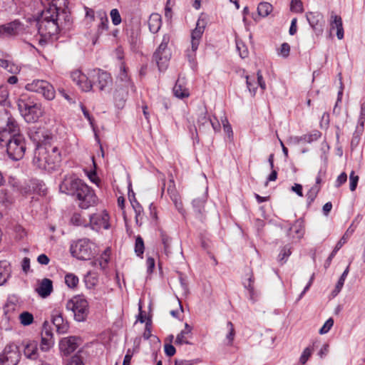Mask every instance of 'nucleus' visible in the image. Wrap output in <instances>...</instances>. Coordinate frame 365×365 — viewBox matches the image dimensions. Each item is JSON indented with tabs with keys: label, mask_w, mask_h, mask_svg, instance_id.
<instances>
[{
	"label": "nucleus",
	"mask_w": 365,
	"mask_h": 365,
	"mask_svg": "<svg viewBox=\"0 0 365 365\" xmlns=\"http://www.w3.org/2000/svg\"><path fill=\"white\" fill-rule=\"evenodd\" d=\"M159 232L161 242L163 245L164 253L168 256L171 253L172 238L166 233V232L161 229L159 230Z\"/></svg>",
	"instance_id": "26"
},
{
	"label": "nucleus",
	"mask_w": 365,
	"mask_h": 365,
	"mask_svg": "<svg viewBox=\"0 0 365 365\" xmlns=\"http://www.w3.org/2000/svg\"><path fill=\"white\" fill-rule=\"evenodd\" d=\"M19 23L13 21L4 25L0 26V37L13 36L17 34Z\"/></svg>",
	"instance_id": "23"
},
{
	"label": "nucleus",
	"mask_w": 365,
	"mask_h": 365,
	"mask_svg": "<svg viewBox=\"0 0 365 365\" xmlns=\"http://www.w3.org/2000/svg\"><path fill=\"white\" fill-rule=\"evenodd\" d=\"M60 9L57 7L56 0L43 10L37 20L38 33L41 36L39 43L46 42L59 31Z\"/></svg>",
	"instance_id": "2"
},
{
	"label": "nucleus",
	"mask_w": 365,
	"mask_h": 365,
	"mask_svg": "<svg viewBox=\"0 0 365 365\" xmlns=\"http://www.w3.org/2000/svg\"><path fill=\"white\" fill-rule=\"evenodd\" d=\"M85 185V182L74 175H64L59 185V190L66 195L75 196L78 190Z\"/></svg>",
	"instance_id": "8"
},
{
	"label": "nucleus",
	"mask_w": 365,
	"mask_h": 365,
	"mask_svg": "<svg viewBox=\"0 0 365 365\" xmlns=\"http://www.w3.org/2000/svg\"><path fill=\"white\" fill-rule=\"evenodd\" d=\"M145 250L144 242L140 236H138L135 239V252L137 256L140 257L143 255Z\"/></svg>",
	"instance_id": "43"
},
{
	"label": "nucleus",
	"mask_w": 365,
	"mask_h": 365,
	"mask_svg": "<svg viewBox=\"0 0 365 365\" xmlns=\"http://www.w3.org/2000/svg\"><path fill=\"white\" fill-rule=\"evenodd\" d=\"M349 266H348L345 270L344 271V272L342 273V274L341 275L340 278L339 279L336 284V287L334 288V289L333 290L332 292V294H333V296L335 297L336 296L339 292L341 290L343 286H344V282H345V279L349 274Z\"/></svg>",
	"instance_id": "33"
},
{
	"label": "nucleus",
	"mask_w": 365,
	"mask_h": 365,
	"mask_svg": "<svg viewBox=\"0 0 365 365\" xmlns=\"http://www.w3.org/2000/svg\"><path fill=\"white\" fill-rule=\"evenodd\" d=\"M78 277L72 273L66 274L65 276V283L70 288H75L78 284Z\"/></svg>",
	"instance_id": "40"
},
{
	"label": "nucleus",
	"mask_w": 365,
	"mask_h": 365,
	"mask_svg": "<svg viewBox=\"0 0 365 365\" xmlns=\"http://www.w3.org/2000/svg\"><path fill=\"white\" fill-rule=\"evenodd\" d=\"M47 163L46 148L45 146L38 147L33 159L34 165L40 169L47 170Z\"/></svg>",
	"instance_id": "19"
},
{
	"label": "nucleus",
	"mask_w": 365,
	"mask_h": 365,
	"mask_svg": "<svg viewBox=\"0 0 365 365\" xmlns=\"http://www.w3.org/2000/svg\"><path fill=\"white\" fill-rule=\"evenodd\" d=\"M206 202V196L202 195L200 197H197L192 201V206L195 209V212L201 216L205 211V204Z\"/></svg>",
	"instance_id": "29"
},
{
	"label": "nucleus",
	"mask_w": 365,
	"mask_h": 365,
	"mask_svg": "<svg viewBox=\"0 0 365 365\" xmlns=\"http://www.w3.org/2000/svg\"><path fill=\"white\" fill-rule=\"evenodd\" d=\"M291 11L296 13H302L304 11L302 1L300 0H292L290 3Z\"/></svg>",
	"instance_id": "47"
},
{
	"label": "nucleus",
	"mask_w": 365,
	"mask_h": 365,
	"mask_svg": "<svg viewBox=\"0 0 365 365\" xmlns=\"http://www.w3.org/2000/svg\"><path fill=\"white\" fill-rule=\"evenodd\" d=\"M162 25L161 16L157 13L152 14L148 19V27L153 34H156Z\"/></svg>",
	"instance_id": "25"
},
{
	"label": "nucleus",
	"mask_w": 365,
	"mask_h": 365,
	"mask_svg": "<svg viewBox=\"0 0 365 365\" xmlns=\"http://www.w3.org/2000/svg\"><path fill=\"white\" fill-rule=\"evenodd\" d=\"M97 17L100 20L98 29V31L100 33L108 29V19L106 13L104 11H98Z\"/></svg>",
	"instance_id": "36"
},
{
	"label": "nucleus",
	"mask_w": 365,
	"mask_h": 365,
	"mask_svg": "<svg viewBox=\"0 0 365 365\" xmlns=\"http://www.w3.org/2000/svg\"><path fill=\"white\" fill-rule=\"evenodd\" d=\"M236 46L241 58H245L247 57L248 50L242 41L237 40Z\"/></svg>",
	"instance_id": "46"
},
{
	"label": "nucleus",
	"mask_w": 365,
	"mask_h": 365,
	"mask_svg": "<svg viewBox=\"0 0 365 365\" xmlns=\"http://www.w3.org/2000/svg\"><path fill=\"white\" fill-rule=\"evenodd\" d=\"M247 87L252 96L255 95L257 83L255 76H246Z\"/></svg>",
	"instance_id": "41"
},
{
	"label": "nucleus",
	"mask_w": 365,
	"mask_h": 365,
	"mask_svg": "<svg viewBox=\"0 0 365 365\" xmlns=\"http://www.w3.org/2000/svg\"><path fill=\"white\" fill-rule=\"evenodd\" d=\"M53 339L41 337L40 349L42 351H48L53 346Z\"/></svg>",
	"instance_id": "44"
},
{
	"label": "nucleus",
	"mask_w": 365,
	"mask_h": 365,
	"mask_svg": "<svg viewBox=\"0 0 365 365\" xmlns=\"http://www.w3.org/2000/svg\"><path fill=\"white\" fill-rule=\"evenodd\" d=\"M348 237L349 235L347 232H346L336 243L334 249V254H336L340 250V248L347 242Z\"/></svg>",
	"instance_id": "57"
},
{
	"label": "nucleus",
	"mask_w": 365,
	"mask_h": 365,
	"mask_svg": "<svg viewBox=\"0 0 365 365\" xmlns=\"http://www.w3.org/2000/svg\"><path fill=\"white\" fill-rule=\"evenodd\" d=\"M52 322L58 333H65L68 329V324L64 322L61 313L54 311L52 314Z\"/></svg>",
	"instance_id": "21"
},
{
	"label": "nucleus",
	"mask_w": 365,
	"mask_h": 365,
	"mask_svg": "<svg viewBox=\"0 0 365 365\" xmlns=\"http://www.w3.org/2000/svg\"><path fill=\"white\" fill-rule=\"evenodd\" d=\"M0 145L6 147L7 154L13 160H19L24 155L25 139L19 133V125L12 118H9L6 127L0 130Z\"/></svg>",
	"instance_id": "1"
},
{
	"label": "nucleus",
	"mask_w": 365,
	"mask_h": 365,
	"mask_svg": "<svg viewBox=\"0 0 365 365\" xmlns=\"http://www.w3.org/2000/svg\"><path fill=\"white\" fill-rule=\"evenodd\" d=\"M304 234V225L302 220H297L289 228L287 235L293 238L301 239Z\"/></svg>",
	"instance_id": "20"
},
{
	"label": "nucleus",
	"mask_w": 365,
	"mask_h": 365,
	"mask_svg": "<svg viewBox=\"0 0 365 365\" xmlns=\"http://www.w3.org/2000/svg\"><path fill=\"white\" fill-rule=\"evenodd\" d=\"M20 323L24 326H29L34 322V316L29 312H23L19 314Z\"/></svg>",
	"instance_id": "38"
},
{
	"label": "nucleus",
	"mask_w": 365,
	"mask_h": 365,
	"mask_svg": "<svg viewBox=\"0 0 365 365\" xmlns=\"http://www.w3.org/2000/svg\"><path fill=\"white\" fill-rule=\"evenodd\" d=\"M109 252L110 250L108 249L105 250L101 259H95L91 262V265L93 267H99L101 269H105L108 262Z\"/></svg>",
	"instance_id": "31"
},
{
	"label": "nucleus",
	"mask_w": 365,
	"mask_h": 365,
	"mask_svg": "<svg viewBox=\"0 0 365 365\" xmlns=\"http://www.w3.org/2000/svg\"><path fill=\"white\" fill-rule=\"evenodd\" d=\"M16 305L12 302H7L4 308V314L7 316L8 319H10L11 316L9 312L15 311Z\"/></svg>",
	"instance_id": "58"
},
{
	"label": "nucleus",
	"mask_w": 365,
	"mask_h": 365,
	"mask_svg": "<svg viewBox=\"0 0 365 365\" xmlns=\"http://www.w3.org/2000/svg\"><path fill=\"white\" fill-rule=\"evenodd\" d=\"M21 359L19 347L14 343L7 344L0 354V365H17Z\"/></svg>",
	"instance_id": "10"
},
{
	"label": "nucleus",
	"mask_w": 365,
	"mask_h": 365,
	"mask_svg": "<svg viewBox=\"0 0 365 365\" xmlns=\"http://www.w3.org/2000/svg\"><path fill=\"white\" fill-rule=\"evenodd\" d=\"M92 274L91 272H88L85 277V282L89 287H94L98 282V279L93 277Z\"/></svg>",
	"instance_id": "56"
},
{
	"label": "nucleus",
	"mask_w": 365,
	"mask_h": 365,
	"mask_svg": "<svg viewBox=\"0 0 365 365\" xmlns=\"http://www.w3.org/2000/svg\"><path fill=\"white\" fill-rule=\"evenodd\" d=\"M205 23L202 19H198L195 29L192 31L191 38L200 40L204 32Z\"/></svg>",
	"instance_id": "30"
},
{
	"label": "nucleus",
	"mask_w": 365,
	"mask_h": 365,
	"mask_svg": "<svg viewBox=\"0 0 365 365\" xmlns=\"http://www.w3.org/2000/svg\"><path fill=\"white\" fill-rule=\"evenodd\" d=\"M210 119V118H209L207 115V111L205 110H202L197 118V125L199 129L201 130L205 127H208Z\"/></svg>",
	"instance_id": "37"
},
{
	"label": "nucleus",
	"mask_w": 365,
	"mask_h": 365,
	"mask_svg": "<svg viewBox=\"0 0 365 365\" xmlns=\"http://www.w3.org/2000/svg\"><path fill=\"white\" fill-rule=\"evenodd\" d=\"M130 202L135 212L136 221H138V217L140 216L143 212V208L141 205L135 200L134 201H132L130 200Z\"/></svg>",
	"instance_id": "59"
},
{
	"label": "nucleus",
	"mask_w": 365,
	"mask_h": 365,
	"mask_svg": "<svg viewBox=\"0 0 365 365\" xmlns=\"http://www.w3.org/2000/svg\"><path fill=\"white\" fill-rule=\"evenodd\" d=\"M359 176L355 175L354 171H351L349 175V188L351 191H354L357 187Z\"/></svg>",
	"instance_id": "51"
},
{
	"label": "nucleus",
	"mask_w": 365,
	"mask_h": 365,
	"mask_svg": "<svg viewBox=\"0 0 365 365\" xmlns=\"http://www.w3.org/2000/svg\"><path fill=\"white\" fill-rule=\"evenodd\" d=\"M90 225L93 230H108L110 227L109 216L106 211L94 213L90 216Z\"/></svg>",
	"instance_id": "13"
},
{
	"label": "nucleus",
	"mask_w": 365,
	"mask_h": 365,
	"mask_svg": "<svg viewBox=\"0 0 365 365\" xmlns=\"http://www.w3.org/2000/svg\"><path fill=\"white\" fill-rule=\"evenodd\" d=\"M93 83L100 91H106L112 85V78L110 73L101 69H93L88 73Z\"/></svg>",
	"instance_id": "11"
},
{
	"label": "nucleus",
	"mask_w": 365,
	"mask_h": 365,
	"mask_svg": "<svg viewBox=\"0 0 365 365\" xmlns=\"http://www.w3.org/2000/svg\"><path fill=\"white\" fill-rule=\"evenodd\" d=\"M68 365H84L82 358L78 355L71 357Z\"/></svg>",
	"instance_id": "64"
},
{
	"label": "nucleus",
	"mask_w": 365,
	"mask_h": 365,
	"mask_svg": "<svg viewBox=\"0 0 365 365\" xmlns=\"http://www.w3.org/2000/svg\"><path fill=\"white\" fill-rule=\"evenodd\" d=\"M46 148L47 171L54 170L61 161V153L56 146L45 145Z\"/></svg>",
	"instance_id": "12"
},
{
	"label": "nucleus",
	"mask_w": 365,
	"mask_h": 365,
	"mask_svg": "<svg viewBox=\"0 0 365 365\" xmlns=\"http://www.w3.org/2000/svg\"><path fill=\"white\" fill-rule=\"evenodd\" d=\"M254 279L252 275L248 278V282L245 283V287L249 291L250 299L251 300L255 299V289H254Z\"/></svg>",
	"instance_id": "49"
},
{
	"label": "nucleus",
	"mask_w": 365,
	"mask_h": 365,
	"mask_svg": "<svg viewBox=\"0 0 365 365\" xmlns=\"http://www.w3.org/2000/svg\"><path fill=\"white\" fill-rule=\"evenodd\" d=\"M290 52V46L287 43H283L280 48L279 54L284 58L289 56Z\"/></svg>",
	"instance_id": "60"
},
{
	"label": "nucleus",
	"mask_w": 365,
	"mask_h": 365,
	"mask_svg": "<svg viewBox=\"0 0 365 365\" xmlns=\"http://www.w3.org/2000/svg\"><path fill=\"white\" fill-rule=\"evenodd\" d=\"M291 253L292 252H291V250H290V247H289L288 246H284L281 250L280 253H279V255L278 256L279 261L282 264H284L287 261V258L291 255Z\"/></svg>",
	"instance_id": "45"
},
{
	"label": "nucleus",
	"mask_w": 365,
	"mask_h": 365,
	"mask_svg": "<svg viewBox=\"0 0 365 365\" xmlns=\"http://www.w3.org/2000/svg\"><path fill=\"white\" fill-rule=\"evenodd\" d=\"M71 252L78 259L88 260L96 253V245L88 239H81L71 245Z\"/></svg>",
	"instance_id": "4"
},
{
	"label": "nucleus",
	"mask_w": 365,
	"mask_h": 365,
	"mask_svg": "<svg viewBox=\"0 0 365 365\" xmlns=\"http://www.w3.org/2000/svg\"><path fill=\"white\" fill-rule=\"evenodd\" d=\"M333 325H334V319L332 318H329V319H327L325 322V323L324 324L322 327L319 329V334H327L331 329V328L333 327Z\"/></svg>",
	"instance_id": "53"
},
{
	"label": "nucleus",
	"mask_w": 365,
	"mask_h": 365,
	"mask_svg": "<svg viewBox=\"0 0 365 365\" xmlns=\"http://www.w3.org/2000/svg\"><path fill=\"white\" fill-rule=\"evenodd\" d=\"M71 222L77 226L83 225V220L80 214L78 213H74L71 218Z\"/></svg>",
	"instance_id": "61"
},
{
	"label": "nucleus",
	"mask_w": 365,
	"mask_h": 365,
	"mask_svg": "<svg viewBox=\"0 0 365 365\" xmlns=\"http://www.w3.org/2000/svg\"><path fill=\"white\" fill-rule=\"evenodd\" d=\"M191 331L192 327L188 324L185 323L184 329H182L176 337L175 344L180 345L182 344H190V342L187 341V335L190 334Z\"/></svg>",
	"instance_id": "28"
},
{
	"label": "nucleus",
	"mask_w": 365,
	"mask_h": 365,
	"mask_svg": "<svg viewBox=\"0 0 365 365\" xmlns=\"http://www.w3.org/2000/svg\"><path fill=\"white\" fill-rule=\"evenodd\" d=\"M24 356L29 359L35 360L38 357V342L35 340L24 341L22 342Z\"/></svg>",
	"instance_id": "17"
},
{
	"label": "nucleus",
	"mask_w": 365,
	"mask_h": 365,
	"mask_svg": "<svg viewBox=\"0 0 365 365\" xmlns=\"http://www.w3.org/2000/svg\"><path fill=\"white\" fill-rule=\"evenodd\" d=\"M119 79L124 82V86L130 87L131 88H134L133 83L130 81L126 71V68L124 63H121L120 66V72L119 73Z\"/></svg>",
	"instance_id": "34"
},
{
	"label": "nucleus",
	"mask_w": 365,
	"mask_h": 365,
	"mask_svg": "<svg viewBox=\"0 0 365 365\" xmlns=\"http://www.w3.org/2000/svg\"><path fill=\"white\" fill-rule=\"evenodd\" d=\"M167 192L170 195V197L175 200L176 198V189L175 185V182L173 180V178L171 176V178L169 180L168 187H167Z\"/></svg>",
	"instance_id": "52"
},
{
	"label": "nucleus",
	"mask_w": 365,
	"mask_h": 365,
	"mask_svg": "<svg viewBox=\"0 0 365 365\" xmlns=\"http://www.w3.org/2000/svg\"><path fill=\"white\" fill-rule=\"evenodd\" d=\"M174 95L178 98L188 97L190 93L188 90L184 86L183 82L178 79L173 87Z\"/></svg>",
	"instance_id": "27"
},
{
	"label": "nucleus",
	"mask_w": 365,
	"mask_h": 365,
	"mask_svg": "<svg viewBox=\"0 0 365 365\" xmlns=\"http://www.w3.org/2000/svg\"><path fill=\"white\" fill-rule=\"evenodd\" d=\"M320 190L319 186L317 185H314L310 188V190L307 193V202L309 205L312 204L315 198L317 197L318 192Z\"/></svg>",
	"instance_id": "42"
},
{
	"label": "nucleus",
	"mask_w": 365,
	"mask_h": 365,
	"mask_svg": "<svg viewBox=\"0 0 365 365\" xmlns=\"http://www.w3.org/2000/svg\"><path fill=\"white\" fill-rule=\"evenodd\" d=\"M78 338L75 336H70L63 338L59 343V348L61 351L64 355H68L73 352L78 347Z\"/></svg>",
	"instance_id": "18"
},
{
	"label": "nucleus",
	"mask_w": 365,
	"mask_h": 365,
	"mask_svg": "<svg viewBox=\"0 0 365 365\" xmlns=\"http://www.w3.org/2000/svg\"><path fill=\"white\" fill-rule=\"evenodd\" d=\"M10 269L6 262H0V285L4 284L8 279Z\"/></svg>",
	"instance_id": "32"
},
{
	"label": "nucleus",
	"mask_w": 365,
	"mask_h": 365,
	"mask_svg": "<svg viewBox=\"0 0 365 365\" xmlns=\"http://www.w3.org/2000/svg\"><path fill=\"white\" fill-rule=\"evenodd\" d=\"M306 17L315 34L317 36L322 35L324 30L323 24L322 23L323 19L322 14L319 12H307Z\"/></svg>",
	"instance_id": "16"
},
{
	"label": "nucleus",
	"mask_w": 365,
	"mask_h": 365,
	"mask_svg": "<svg viewBox=\"0 0 365 365\" xmlns=\"http://www.w3.org/2000/svg\"><path fill=\"white\" fill-rule=\"evenodd\" d=\"M75 197L78 207L81 209L86 210L97 205L98 197L94 190L86 183Z\"/></svg>",
	"instance_id": "7"
},
{
	"label": "nucleus",
	"mask_w": 365,
	"mask_h": 365,
	"mask_svg": "<svg viewBox=\"0 0 365 365\" xmlns=\"http://www.w3.org/2000/svg\"><path fill=\"white\" fill-rule=\"evenodd\" d=\"M72 81L85 92L90 91L93 88V83L87 76L79 70H76L71 73Z\"/></svg>",
	"instance_id": "14"
},
{
	"label": "nucleus",
	"mask_w": 365,
	"mask_h": 365,
	"mask_svg": "<svg viewBox=\"0 0 365 365\" xmlns=\"http://www.w3.org/2000/svg\"><path fill=\"white\" fill-rule=\"evenodd\" d=\"M227 327L228 329L229 332L227 334L226 339L228 341V344L231 345L233 342L235 334L233 324L231 322H228L227 323Z\"/></svg>",
	"instance_id": "50"
},
{
	"label": "nucleus",
	"mask_w": 365,
	"mask_h": 365,
	"mask_svg": "<svg viewBox=\"0 0 365 365\" xmlns=\"http://www.w3.org/2000/svg\"><path fill=\"white\" fill-rule=\"evenodd\" d=\"M36 290L41 297H47L53 290L52 281L47 278L43 279Z\"/></svg>",
	"instance_id": "24"
},
{
	"label": "nucleus",
	"mask_w": 365,
	"mask_h": 365,
	"mask_svg": "<svg viewBox=\"0 0 365 365\" xmlns=\"http://www.w3.org/2000/svg\"><path fill=\"white\" fill-rule=\"evenodd\" d=\"M272 11V5L268 2H261L257 6L259 16L262 17L267 16Z\"/></svg>",
	"instance_id": "35"
},
{
	"label": "nucleus",
	"mask_w": 365,
	"mask_h": 365,
	"mask_svg": "<svg viewBox=\"0 0 365 365\" xmlns=\"http://www.w3.org/2000/svg\"><path fill=\"white\" fill-rule=\"evenodd\" d=\"M11 202V201L8 195L7 190L5 189H0V205L6 207Z\"/></svg>",
	"instance_id": "48"
},
{
	"label": "nucleus",
	"mask_w": 365,
	"mask_h": 365,
	"mask_svg": "<svg viewBox=\"0 0 365 365\" xmlns=\"http://www.w3.org/2000/svg\"><path fill=\"white\" fill-rule=\"evenodd\" d=\"M186 56L192 66L195 65L196 51L190 49L186 51Z\"/></svg>",
	"instance_id": "63"
},
{
	"label": "nucleus",
	"mask_w": 365,
	"mask_h": 365,
	"mask_svg": "<svg viewBox=\"0 0 365 365\" xmlns=\"http://www.w3.org/2000/svg\"><path fill=\"white\" fill-rule=\"evenodd\" d=\"M321 136V133L318 130H314V132L304 135L300 137L299 140L304 141L305 143H311L317 139H319Z\"/></svg>",
	"instance_id": "39"
},
{
	"label": "nucleus",
	"mask_w": 365,
	"mask_h": 365,
	"mask_svg": "<svg viewBox=\"0 0 365 365\" xmlns=\"http://www.w3.org/2000/svg\"><path fill=\"white\" fill-rule=\"evenodd\" d=\"M25 89L30 92L39 93L48 101L54 99L56 96L53 86L45 80L34 79L25 85Z\"/></svg>",
	"instance_id": "5"
},
{
	"label": "nucleus",
	"mask_w": 365,
	"mask_h": 365,
	"mask_svg": "<svg viewBox=\"0 0 365 365\" xmlns=\"http://www.w3.org/2000/svg\"><path fill=\"white\" fill-rule=\"evenodd\" d=\"M110 17L114 25L117 26L121 22V17L118 9H113L110 11Z\"/></svg>",
	"instance_id": "55"
},
{
	"label": "nucleus",
	"mask_w": 365,
	"mask_h": 365,
	"mask_svg": "<svg viewBox=\"0 0 365 365\" xmlns=\"http://www.w3.org/2000/svg\"><path fill=\"white\" fill-rule=\"evenodd\" d=\"M312 354V348L307 347L306 349H304V350L303 351V352L299 358L300 363L302 364H306V362L307 361L309 358L311 356Z\"/></svg>",
	"instance_id": "54"
},
{
	"label": "nucleus",
	"mask_w": 365,
	"mask_h": 365,
	"mask_svg": "<svg viewBox=\"0 0 365 365\" xmlns=\"http://www.w3.org/2000/svg\"><path fill=\"white\" fill-rule=\"evenodd\" d=\"M222 123L224 128V131L228 135V137L230 138V136L232 135V129L230 125V124L228 122V120L225 118L222 120Z\"/></svg>",
	"instance_id": "62"
},
{
	"label": "nucleus",
	"mask_w": 365,
	"mask_h": 365,
	"mask_svg": "<svg viewBox=\"0 0 365 365\" xmlns=\"http://www.w3.org/2000/svg\"><path fill=\"white\" fill-rule=\"evenodd\" d=\"M66 309L71 310L74 318L78 322H84L88 314V303L87 300L81 297L77 296L66 303Z\"/></svg>",
	"instance_id": "6"
},
{
	"label": "nucleus",
	"mask_w": 365,
	"mask_h": 365,
	"mask_svg": "<svg viewBox=\"0 0 365 365\" xmlns=\"http://www.w3.org/2000/svg\"><path fill=\"white\" fill-rule=\"evenodd\" d=\"M330 27L333 30L336 29V36L339 39L344 38V29L341 18L334 12L331 14Z\"/></svg>",
	"instance_id": "22"
},
{
	"label": "nucleus",
	"mask_w": 365,
	"mask_h": 365,
	"mask_svg": "<svg viewBox=\"0 0 365 365\" xmlns=\"http://www.w3.org/2000/svg\"><path fill=\"white\" fill-rule=\"evenodd\" d=\"M72 81L85 92L90 91L93 88V83L87 76L79 70H76L71 73Z\"/></svg>",
	"instance_id": "15"
},
{
	"label": "nucleus",
	"mask_w": 365,
	"mask_h": 365,
	"mask_svg": "<svg viewBox=\"0 0 365 365\" xmlns=\"http://www.w3.org/2000/svg\"><path fill=\"white\" fill-rule=\"evenodd\" d=\"M168 37L164 36L161 43L153 54V59L160 71L167 68L170 59L171 53L168 49Z\"/></svg>",
	"instance_id": "9"
},
{
	"label": "nucleus",
	"mask_w": 365,
	"mask_h": 365,
	"mask_svg": "<svg viewBox=\"0 0 365 365\" xmlns=\"http://www.w3.org/2000/svg\"><path fill=\"white\" fill-rule=\"evenodd\" d=\"M18 108L25 120L28 123L36 122L43 115L41 105L21 98L18 101Z\"/></svg>",
	"instance_id": "3"
}]
</instances>
